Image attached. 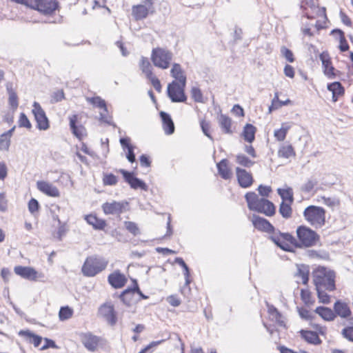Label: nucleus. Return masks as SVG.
<instances>
[{
	"mask_svg": "<svg viewBox=\"0 0 353 353\" xmlns=\"http://www.w3.org/2000/svg\"><path fill=\"white\" fill-rule=\"evenodd\" d=\"M245 197L250 210L264 214L268 216L274 214V205L269 200L264 198H259V196L253 192H248Z\"/></svg>",
	"mask_w": 353,
	"mask_h": 353,
	"instance_id": "1",
	"label": "nucleus"
},
{
	"mask_svg": "<svg viewBox=\"0 0 353 353\" xmlns=\"http://www.w3.org/2000/svg\"><path fill=\"white\" fill-rule=\"evenodd\" d=\"M313 281L316 288L334 291L335 287V273L325 267L319 266L313 272Z\"/></svg>",
	"mask_w": 353,
	"mask_h": 353,
	"instance_id": "2",
	"label": "nucleus"
},
{
	"mask_svg": "<svg viewBox=\"0 0 353 353\" xmlns=\"http://www.w3.org/2000/svg\"><path fill=\"white\" fill-rule=\"evenodd\" d=\"M296 236L294 247L298 248H310L316 245L320 241V236L313 230L305 225L296 228Z\"/></svg>",
	"mask_w": 353,
	"mask_h": 353,
	"instance_id": "3",
	"label": "nucleus"
},
{
	"mask_svg": "<svg viewBox=\"0 0 353 353\" xmlns=\"http://www.w3.org/2000/svg\"><path fill=\"white\" fill-rule=\"evenodd\" d=\"M108 261L99 256H88L81 268L82 274L87 277H93L104 270Z\"/></svg>",
	"mask_w": 353,
	"mask_h": 353,
	"instance_id": "4",
	"label": "nucleus"
},
{
	"mask_svg": "<svg viewBox=\"0 0 353 353\" xmlns=\"http://www.w3.org/2000/svg\"><path fill=\"white\" fill-rule=\"evenodd\" d=\"M305 220L314 228L319 229L325 224V210L316 205L307 206L303 212Z\"/></svg>",
	"mask_w": 353,
	"mask_h": 353,
	"instance_id": "5",
	"label": "nucleus"
},
{
	"mask_svg": "<svg viewBox=\"0 0 353 353\" xmlns=\"http://www.w3.org/2000/svg\"><path fill=\"white\" fill-rule=\"evenodd\" d=\"M270 239L284 251H294L296 239L288 232H281L275 228L270 235Z\"/></svg>",
	"mask_w": 353,
	"mask_h": 353,
	"instance_id": "6",
	"label": "nucleus"
},
{
	"mask_svg": "<svg viewBox=\"0 0 353 353\" xmlns=\"http://www.w3.org/2000/svg\"><path fill=\"white\" fill-rule=\"evenodd\" d=\"M173 58L171 51L163 48H153L151 53V61L154 66L165 70L168 69Z\"/></svg>",
	"mask_w": 353,
	"mask_h": 353,
	"instance_id": "7",
	"label": "nucleus"
},
{
	"mask_svg": "<svg viewBox=\"0 0 353 353\" xmlns=\"http://www.w3.org/2000/svg\"><path fill=\"white\" fill-rule=\"evenodd\" d=\"M186 83H178L176 81H172L168 85V95L172 102H185L187 97L184 90Z\"/></svg>",
	"mask_w": 353,
	"mask_h": 353,
	"instance_id": "8",
	"label": "nucleus"
},
{
	"mask_svg": "<svg viewBox=\"0 0 353 353\" xmlns=\"http://www.w3.org/2000/svg\"><path fill=\"white\" fill-rule=\"evenodd\" d=\"M14 271L16 274L25 279L41 282L45 281L44 274L37 272L32 267L18 265L14 267Z\"/></svg>",
	"mask_w": 353,
	"mask_h": 353,
	"instance_id": "9",
	"label": "nucleus"
},
{
	"mask_svg": "<svg viewBox=\"0 0 353 353\" xmlns=\"http://www.w3.org/2000/svg\"><path fill=\"white\" fill-rule=\"evenodd\" d=\"M29 7L44 14H51L58 8L57 0H30Z\"/></svg>",
	"mask_w": 353,
	"mask_h": 353,
	"instance_id": "10",
	"label": "nucleus"
},
{
	"mask_svg": "<svg viewBox=\"0 0 353 353\" xmlns=\"http://www.w3.org/2000/svg\"><path fill=\"white\" fill-rule=\"evenodd\" d=\"M32 112L37 122V128L40 130H47L50 128L49 120L38 102L33 103Z\"/></svg>",
	"mask_w": 353,
	"mask_h": 353,
	"instance_id": "11",
	"label": "nucleus"
},
{
	"mask_svg": "<svg viewBox=\"0 0 353 353\" xmlns=\"http://www.w3.org/2000/svg\"><path fill=\"white\" fill-rule=\"evenodd\" d=\"M98 314L111 326H114L117 322V312L110 302L102 304L99 308Z\"/></svg>",
	"mask_w": 353,
	"mask_h": 353,
	"instance_id": "12",
	"label": "nucleus"
},
{
	"mask_svg": "<svg viewBox=\"0 0 353 353\" xmlns=\"http://www.w3.org/2000/svg\"><path fill=\"white\" fill-rule=\"evenodd\" d=\"M320 60L322 62L323 74L330 79H336L341 74V72L334 68L332 65L331 58L327 52H323L319 55Z\"/></svg>",
	"mask_w": 353,
	"mask_h": 353,
	"instance_id": "13",
	"label": "nucleus"
},
{
	"mask_svg": "<svg viewBox=\"0 0 353 353\" xmlns=\"http://www.w3.org/2000/svg\"><path fill=\"white\" fill-rule=\"evenodd\" d=\"M153 2L152 0H145L143 4L132 7V15L138 21L146 18L150 12H152Z\"/></svg>",
	"mask_w": 353,
	"mask_h": 353,
	"instance_id": "14",
	"label": "nucleus"
},
{
	"mask_svg": "<svg viewBox=\"0 0 353 353\" xmlns=\"http://www.w3.org/2000/svg\"><path fill=\"white\" fill-rule=\"evenodd\" d=\"M81 341L88 350L95 352L98 346L102 343L103 339L90 332H87L81 335Z\"/></svg>",
	"mask_w": 353,
	"mask_h": 353,
	"instance_id": "15",
	"label": "nucleus"
},
{
	"mask_svg": "<svg viewBox=\"0 0 353 353\" xmlns=\"http://www.w3.org/2000/svg\"><path fill=\"white\" fill-rule=\"evenodd\" d=\"M128 206L127 201H112L103 203L102 209L105 214H120L126 210Z\"/></svg>",
	"mask_w": 353,
	"mask_h": 353,
	"instance_id": "16",
	"label": "nucleus"
},
{
	"mask_svg": "<svg viewBox=\"0 0 353 353\" xmlns=\"http://www.w3.org/2000/svg\"><path fill=\"white\" fill-rule=\"evenodd\" d=\"M119 172L122 174L125 182H127L131 188L137 190H148V185L142 180L135 177L133 172H128L123 169L119 170Z\"/></svg>",
	"mask_w": 353,
	"mask_h": 353,
	"instance_id": "17",
	"label": "nucleus"
},
{
	"mask_svg": "<svg viewBox=\"0 0 353 353\" xmlns=\"http://www.w3.org/2000/svg\"><path fill=\"white\" fill-rule=\"evenodd\" d=\"M301 8L303 9L304 16L307 19H314L319 13L324 12V10L321 11L317 6L316 0H303Z\"/></svg>",
	"mask_w": 353,
	"mask_h": 353,
	"instance_id": "18",
	"label": "nucleus"
},
{
	"mask_svg": "<svg viewBox=\"0 0 353 353\" xmlns=\"http://www.w3.org/2000/svg\"><path fill=\"white\" fill-rule=\"evenodd\" d=\"M251 221L256 229L268 233L270 235L275 230V228L267 219L257 215H253Z\"/></svg>",
	"mask_w": 353,
	"mask_h": 353,
	"instance_id": "19",
	"label": "nucleus"
},
{
	"mask_svg": "<svg viewBox=\"0 0 353 353\" xmlns=\"http://www.w3.org/2000/svg\"><path fill=\"white\" fill-rule=\"evenodd\" d=\"M236 174L238 183L241 188H248L252 185L254 179L250 172L237 167Z\"/></svg>",
	"mask_w": 353,
	"mask_h": 353,
	"instance_id": "20",
	"label": "nucleus"
},
{
	"mask_svg": "<svg viewBox=\"0 0 353 353\" xmlns=\"http://www.w3.org/2000/svg\"><path fill=\"white\" fill-rule=\"evenodd\" d=\"M37 187L40 192L49 196L59 197L60 196V192L59 189L55 185L49 182L44 181H37Z\"/></svg>",
	"mask_w": 353,
	"mask_h": 353,
	"instance_id": "21",
	"label": "nucleus"
},
{
	"mask_svg": "<svg viewBox=\"0 0 353 353\" xmlns=\"http://www.w3.org/2000/svg\"><path fill=\"white\" fill-rule=\"evenodd\" d=\"M77 115L74 114L69 117L70 127L72 134L79 140H82L86 137V130L82 125H77Z\"/></svg>",
	"mask_w": 353,
	"mask_h": 353,
	"instance_id": "22",
	"label": "nucleus"
},
{
	"mask_svg": "<svg viewBox=\"0 0 353 353\" xmlns=\"http://www.w3.org/2000/svg\"><path fill=\"white\" fill-rule=\"evenodd\" d=\"M109 283L114 288H121L127 282L125 275L119 271L110 274L108 278Z\"/></svg>",
	"mask_w": 353,
	"mask_h": 353,
	"instance_id": "23",
	"label": "nucleus"
},
{
	"mask_svg": "<svg viewBox=\"0 0 353 353\" xmlns=\"http://www.w3.org/2000/svg\"><path fill=\"white\" fill-rule=\"evenodd\" d=\"M160 116L163 123V129L168 135L172 134L174 132V125L170 114L165 112H161Z\"/></svg>",
	"mask_w": 353,
	"mask_h": 353,
	"instance_id": "24",
	"label": "nucleus"
},
{
	"mask_svg": "<svg viewBox=\"0 0 353 353\" xmlns=\"http://www.w3.org/2000/svg\"><path fill=\"white\" fill-rule=\"evenodd\" d=\"M121 301L127 306H131L135 304L139 299L135 297L134 290L133 288L124 290L120 295Z\"/></svg>",
	"mask_w": 353,
	"mask_h": 353,
	"instance_id": "25",
	"label": "nucleus"
},
{
	"mask_svg": "<svg viewBox=\"0 0 353 353\" xmlns=\"http://www.w3.org/2000/svg\"><path fill=\"white\" fill-rule=\"evenodd\" d=\"M218 172L225 180L230 179L232 176V172L229 168L228 161L227 159H222L216 165Z\"/></svg>",
	"mask_w": 353,
	"mask_h": 353,
	"instance_id": "26",
	"label": "nucleus"
},
{
	"mask_svg": "<svg viewBox=\"0 0 353 353\" xmlns=\"http://www.w3.org/2000/svg\"><path fill=\"white\" fill-rule=\"evenodd\" d=\"M18 334L19 336H23L27 342L33 343L36 347H39L41 343L42 338L35 335L28 330H20Z\"/></svg>",
	"mask_w": 353,
	"mask_h": 353,
	"instance_id": "27",
	"label": "nucleus"
},
{
	"mask_svg": "<svg viewBox=\"0 0 353 353\" xmlns=\"http://www.w3.org/2000/svg\"><path fill=\"white\" fill-rule=\"evenodd\" d=\"M6 90L8 94V103L13 110H16L19 105V101L17 92L13 88L12 83H6Z\"/></svg>",
	"mask_w": 353,
	"mask_h": 353,
	"instance_id": "28",
	"label": "nucleus"
},
{
	"mask_svg": "<svg viewBox=\"0 0 353 353\" xmlns=\"http://www.w3.org/2000/svg\"><path fill=\"white\" fill-rule=\"evenodd\" d=\"M327 89L332 93V101L336 102L344 94V88L340 82L336 81L327 85Z\"/></svg>",
	"mask_w": 353,
	"mask_h": 353,
	"instance_id": "29",
	"label": "nucleus"
},
{
	"mask_svg": "<svg viewBox=\"0 0 353 353\" xmlns=\"http://www.w3.org/2000/svg\"><path fill=\"white\" fill-rule=\"evenodd\" d=\"M170 74L175 79L174 81H176L178 83H186V77L179 63H174L172 65Z\"/></svg>",
	"mask_w": 353,
	"mask_h": 353,
	"instance_id": "30",
	"label": "nucleus"
},
{
	"mask_svg": "<svg viewBox=\"0 0 353 353\" xmlns=\"http://www.w3.org/2000/svg\"><path fill=\"white\" fill-rule=\"evenodd\" d=\"M218 122L222 131L225 134H232V120L231 119L225 115L221 114L218 117Z\"/></svg>",
	"mask_w": 353,
	"mask_h": 353,
	"instance_id": "31",
	"label": "nucleus"
},
{
	"mask_svg": "<svg viewBox=\"0 0 353 353\" xmlns=\"http://www.w3.org/2000/svg\"><path fill=\"white\" fill-rule=\"evenodd\" d=\"M85 219L89 225H91L96 230H103L106 226L105 220L99 219L94 214H89L85 216Z\"/></svg>",
	"mask_w": 353,
	"mask_h": 353,
	"instance_id": "32",
	"label": "nucleus"
},
{
	"mask_svg": "<svg viewBox=\"0 0 353 353\" xmlns=\"http://www.w3.org/2000/svg\"><path fill=\"white\" fill-rule=\"evenodd\" d=\"M297 272L295 276L301 278L303 284L306 285L309 281L310 268L309 266L305 264L296 265Z\"/></svg>",
	"mask_w": 353,
	"mask_h": 353,
	"instance_id": "33",
	"label": "nucleus"
},
{
	"mask_svg": "<svg viewBox=\"0 0 353 353\" xmlns=\"http://www.w3.org/2000/svg\"><path fill=\"white\" fill-rule=\"evenodd\" d=\"M334 309L336 314L342 318H346L351 314V311L347 304L339 301L334 303Z\"/></svg>",
	"mask_w": 353,
	"mask_h": 353,
	"instance_id": "34",
	"label": "nucleus"
},
{
	"mask_svg": "<svg viewBox=\"0 0 353 353\" xmlns=\"http://www.w3.org/2000/svg\"><path fill=\"white\" fill-rule=\"evenodd\" d=\"M319 181L316 178L311 177L301 185V190L304 193L316 192L318 190Z\"/></svg>",
	"mask_w": 353,
	"mask_h": 353,
	"instance_id": "35",
	"label": "nucleus"
},
{
	"mask_svg": "<svg viewBox=\"0 0 353 353\" xmlns=\"http://www.w3.org/2000/svg\"><path fill=\"white\" fill-rule=\"evenodd\" d=\"M301 336L309 343L313 345H319L321 343V340L319 339V335L316 332L310 330H301Z\"/></svg>",
	"mask_w": 353,
	"mask_h": 353,
	"instance_id": "36",
	"label": "nucleus"
},
{
	"mask_svg": "<svg viewBox=\"0 0 353 353\" xmlns=\"http://www.w3.org/2000/svg\"><path fill=\"white\" fill-rule=\"evenodd\" d=\"M139 68L142 72L145 74L146 78L154 75L152 72V65H151L149 59L147 57H141L139 61Z\"/></svg>",
	"mask_w": 353,
	"mask_h": 353,
	"instance_id": "37",
	"label": "nucleus"
},
{
	"mask_svg": "<svg viewBox=\"0 0 353 353\" xmlns=\"http://www.w3.org/2000/svg\"><path fill=\"white\" fill-rule=\"evenodd\" d=\"M291 124L289 123H283L281 128L274 130V136L275 139L279 141L285 140L288 130L291 128Z\"/></svg>",
	"mask_w": 353,
	"mask_h": 353,
	"instance_id": "38",
	"label": "nucleus"
},
{
	"mask_svg": "<svg viewBox=\"0 0 353 353\" xmlns=\"http://www.w3.org/2000/svg\"><path fill=\"white\" fill-rule=\"evenodd\" d=\"M278 156L279 157L288 159L291 157H295L296 152L292 145H283L279 149Z\"/></svg>",
	"mask_w": 353,
	"mask_h": 353,
	"instance_id": "39",
	"label": "nucleus"
},
{
	"mask_svg": "<svg viewBox=\"0 0 353 353\" xmlns=\"http://www.w3.org/2000/svg\"><path fill=\"white\" fill-rule=\"evenodd\" d=\"M315 312L325 321H332L335 317L334 312L325 307H317Z\"/></svg>",
	"mask_w": 353,
	"mask_h": 353,
	"instance_id": "40",
	"label": "nucleus"
},
{
	"mask_svg": "<svg viewBox=\"0 0 353 353\" xmlns=\"http://www.w3.org/2000/svg\"><path fill=\"white\" fill-rule=\"evenodd\" d=\"M256 130V129L253 125L246 124L243 131L244 139L249 143H252L254 140Z\"/></svg>",
	"mask_w": 353,
	"mask_h": 353,
	"instance_id": "41",
	"label": "nucleus"
},
{
	"mask_svg": "<svg viewBox=\"0 0 353 353\" xmlns=\"http://www.w3.org/2000/svg\"><path fill=\"white\" fill-rule=\"evenodd\" d=\"M278 194L282 199V202L292 203L294 201L293 190L291 188L285 189L279 188L277 190Z\"/></svg>",
	"mask_w": 353,
	"mask_h": 353,
	"instance_id": "42",
	"label": "nucleus"
},
{
	"mask_svg": "<svg viewBox=\"0 0 353 353\" xmlns=\"http://www.w3.org/2000/svg\"><path fill=\"white\" fill-rule=\"evenodd\" d=\"M306 255L311 259L327 260L329 259V254L324 250H308Z\"/></svg>",
	"mask_w": 353,
	"mask_h": 353,
	"instance_id": "43",
	"label": "nucleus"
},
{
	"mask_svg": "<svg viewBox=\"0 0 353 353\" xmlns=\"http://www.w3.org/2000/svg\"><path fill=\"white\" fill-rule=\"evenodd\" d=\"M268 310L270 316L272 320H274L276 323L281 326H285L284 321L282 319V316L276 307L273 305H268Z\"/></svg>",
	"mask_w": 353,
	"mask_h": 353,
	"instance_id": "44",
	"label": "nucleus"
},
{
	"mask_svg": "<svg viewBox=\"0 0 353 353\" xmlns=\"http://www.w3.org/2000/svg\"><path fill=\"white\" fill-rule=\"evenodd\" d=\"M291 103L290 99L285 101H280L279 99V93L276 92L274 93V97L272 101V104L269 107V112H271L274 110H277L283 105H287Z\"/></svg>",
	"mask_w": 353,
	"mask_h": 353,
	"instance_id": "45",
	"label": "nucleus"
},
{
	"mask_svg": "<svg viewBox=\"0 0 353 353\" xmlns=\"http://www.w3.org/2000/svg\"><path fill=\"white\" fill-rule=\"evenodd\" d=\"M174 262L179 264L183 269V274L185 276V285L188 286L191 283L190 280V273L188 266L186 265L183 259L181 257H176L174 259Z\"/></svg>",
	"mask_w": 353,
	"mask_h": 353,
	"instance_id": "46",
	"label": "nucleus"
},
{
	"mask_svg": "<svg viewBox=\"0 0 353 353\" xmlns=\"http://www.w3.org/2000/svg\"><path fill=\"white\" fill-rule=\"evenodd\" d=\"M292 203L281 202L279 206V213L284 219H290L292 214Z\"/></svg>",
	"mask_w": 353,
	"mask_h": 353,
	"instance_id": "47",
	"label": "nucleus"
},
{
	"mask_svg": "<svg viewBox=\"0 0 353 353\" xmlns=\"http://www.w3.org/2000/svg\"><path fill=\"white\" fill-rule=\"evenodd\" d=\"M332 33L333 34H336L339 35V41H340L339 49L341 50V51H342V52L347 51L349 49V45H348L347 41L345 40V38L344 36V32L339 29H336V30H333L332 31Z\"/></svg>",
	"mask_w": 353,
	"mask_h": 353,
	"instance_id": "48",
	"label": "nucleus"
},
{
	"mask_svg": "<svg viewBox=\"0 0 353 353\" xmlns=\"http://www.w3.org/2000/svg\"><path fill=\"white\" fill-rule=\"evenodd\" d=\"M73 310L68 306L61 307L59 312V319L64 321L70 319L73 315Z\"/></svg>",
	"mask_w": 353,
	"mask_h": 353,
	"instance_id": "49",
	"label": "nucleus"
},
{
	"mask_svg": "<svg viewBox=\"0 0 353 353\" xmlns=\"http://www.w3.org/2000/svg\"><path fill=\"white\" fill-rule=\"evenodd\" d=\"M87 101L92 105L101 108L104 110V112H107L106 103L105 100L102 99L100 97L87 98Z\"/></svg>",
	"mask_w": 353,
	"mask_h": 353,
	"instance_id": "50",
	"label": "nucleus"
},
{
	"mask_svg": "<svg viewBox=\"0 0 353 353\" xmlns=\"http://www.w3.org/2000/svg\"><path fill=\"white\" fill-rule=\"evenodd\" d=\"M236 161L237 163L245 168H250L254 163V161H252L248 157L242 154L236 155Z\"/></svg>",
	"mask_w": 353,
	"mask_h": 353,
	"instance_id": "51",
	"label": "nucleus"
},
{
	"mask_svg": "<svg viewBox=\"0 0 353 353\" xmlns=\"http://www.w3.org/2000/svg\"><path fill=\"white\" fill-rule=\"evenodd\" d=\"M118 182V178L112 173L103 174V184L104 185H114Z\"/></svg>",
	"mask_w": 353,
	"mask_h": 353,
	"instance_id": "52",
	"label": "nucleus"
},
{
	"mask_svg": "<svg viewBox=\"0 0 353 353\" xmlns=\"http://www.w3.org/2000/svg\"><path fill=\"white\" fill-rule=\"evenodd\" d=\"M191 97L195 102L203 103V96L200 88L197 87H192L191 89Z\"/></svg>",
	"mask_w": 353,
	"mask_h": 353,
	"instance_id": "53",
	"label": "nucleus"
},
{
	"mask_svg": "<svg viewBox=\"0 0 353 353\" xmlns=\"http://www.w3.org/2000/svg\"><path fill=\"white\" fill-rule=\"evenodd\" d=\"M124 226L125 229L132 234L134 236H137L140 234L139 228L137 224L132 221H125Z\"/></svg>",
	"mask_w": 353,
	"mask_h": 353,
	"instance_id": "54",
	"label": "nucleus"
},
{
	"mask_svg": "<svg viewBox=\"0 0 353 353\" xmlns=\"http://www.w3.org/2000/svg\"><path fill=\"white\" fill-rule=\"evenodd\" d=\"M200 126L203 133L210 139L213 140V138L210 133V123L209 121H205V119H202L200 121Z\"/></svg>",
	"mask_w": 353,
	"mask_h": 353,
	"instance_id": "55",
	"label": "nucleus"
},
{
	"mask_svg": "<svg viewBox=\"0 0 353 353\" xmlns=\"http://www.w3.org/2000/svg\"><path fill=\"white\" fill-rule=\"evenodd\" d=\"M301 297L302 301L306 305H312L314 303L311 292L307 289H302L301 290Z\"/></svg>",
	"mask_w": 353,
	"mask_h": 353,
	"instance_id": "56",
	"label": "nucleus"
},
{
	"mask_svg": "<svg viewBox=\"0 0 353 353\" xmlns=\"http://www.w3.org/2000/svg\"><path fill=\"white\" fill-rule=\"evenodd\" d=\"M18 125L20 128H26L27 129H30L32 128V124L30 120L23 112L20 114Z\"/></svg>",
	"mask_w": 353,
	"mask_h": 353,
	"instance_id": "57",
	"label": "nucleus"
},
{
	"mask_svg": "<svg viewBox=\"0 0 353 353\" xmlns=\"http://www.w3.org/2000/svg\"><path fill=\"white\" fill-rule=\"evenodd\" d=\"M99 120L102 122L105 123L108 125H112L114 127H116V125L112 121V116L109 115L108 112H101L99 114Z\"/></svg>",
	"mask_w": 353,
	"mask_h": 353,
	"instance_id": "58",
	"label": "nucleus"
},
{
	"mask_svg": "<svg viewBox=\"0 0 353 353\" xmlns=\"http://www.w3.org/2000/svg\"><path fill=\"white\" fill-rule=\"evenodd\" d=\"M10 145V139L6 134L0 135V150L8 151Z\"/></svg>",
	"mask_w": 353,
	"mask_h": 353,
	"instance_id": "59",
	"label": "nucleus"
},
{
	"mask_svg": "<svg viewBox=\"0 0 353 353\" xmlns=\"http://www.w3.org/2000/svg\"><path fill=\"white\" fill-rule=\"evenodd\" d=\"M319 301L323 303H330V296L325 292L326 289L316 288Z\"/></svg>",
	"mask_w": 353,
	"mask_h": 353,
	"instance_id": "60",
	"label": "nucleus"
},
{
	"mask_svg": "<svg viewBox=\"0 0 353 353\" xmlns=\"http://www.w3.org/2000/svg\"><path fill=\"white\" fill-rule=\"evenodd\" d=\"M281 54L290 63L294 62V58L292 52L285 46L281 48Z\"/></svg>",
	"mask_w": 353,
	"mask_h": 353,
	"instance_id": "61",
	"label": "nucleus"
},
{
	"mask_svg": "<svg viewBox=\"0 0 353 353\" xmlns=\"http://www.w3.org/2000/svg\"><path fill=\"white\" fill-rule=\"evenodd\" d=\"M8 210V200L5 192L0 193V211L5 212Z\"/></svg>",
	"mask_w": 353,
	"mask_h": 353,
	"instance_id": "62",
	"label": "nucleus"
},
{
	"mask_svg": "<svg viewBox=\"0 0 353 353\" xmlns=\"http://www.w3.org/2000/svg\"><path fill=\"white\" fill-rule=\"evenodd\" d=\"M148 79H149L152 85V86L154 87V88L158 92H161V82L158 79L157 77H156L155 75H152L148 78H147Z\"/></svg>",
	"mask_w": 353,
	"mask_h": 353,
	"instance_id": "63",
	"label": "nucleus"
},
{
	"mask_svg": "<svg viewBox=\"0 0 353 353\" xmlns=\"http://www.w3.org/2000/svg\"><path fill=\"white\" fill-rule=\"evenodd\" d=\"M342 334L345 339L353 342V326L344 328Z\"/></svg>",
	"mask_w": 353,
	"mask_h": 353,
	"instance_id": "64",
	"label": "nucleus"
}]
</instances>
